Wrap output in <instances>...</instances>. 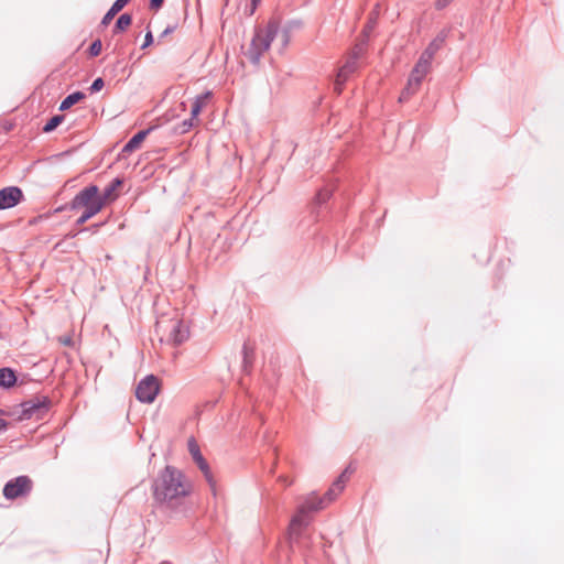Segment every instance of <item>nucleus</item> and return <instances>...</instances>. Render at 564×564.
<instances>
[{
	"label": "nucleus",
	"instance_id": "5701e85b",
	"mask_svg": "<svg viewBox=\"0 0 564 564\" xmlns=\"http://www.w3.org/2000/svg\"><path fill=\"white\" fill-rule=\"evenodd\" d=\"M63 115L53 116L43 127V131L46 133L54 131L63 122Z\"/></svg>",
	"mask_w": 564,
	"mask_h": 564
},
{
	"label": "nucleus",
	"instance_id": "9b49d317",
	"mask_svg": "<svg viewBox=\"0 0 564 564\" xmlns=\"http://www.w3.org/2000/svg\"><path fill=\"white\" fill-rule=\"evenodd\" d=\"M187 445H188V452L191 453L193 460L196 463L198 468L202 470L206 480L212 485L213 484L212 470L209 468L207 460L202 455L198 444L196 443V441L194 438H189Z\"/></svg>",
	"mask_w": 564,
	"mask_h": 564
},
{
	"label": "nucleus",
	"instance_id": "a211bd4d",
	"mask_svg": "<svg viewBox=\"0 0 564 564\" xmlns=\"http://www.w3.org/2000/svg\"><path fill=\"white\" fill-rule=\"evenodd\" d=\"M212 97V91H206L196 96L191 110V117L196 118L205 106L206 101Z\"/></svg>",
	"mask_w": 564,
	"mask_h": 564
},
{
	"label": "nucleus",
	"instance_id": "e433bc0d",
	"mask_svg": "<svg viewBox=\"0 0 564 564\" xmlns=\"http://www.w3.org/2000/svg\"><path fill=\"white\" fill-rule=\"evenodd\" d=\"M163 2L164 0H150L149 7L152 10H159L162 7Z\"/></svg>",
	"mask_w": 564,
	"mask_h": 564
},
{
	"label": "nucleus",
	"instance_id": "4be33fe9",
	"mask_svg": "<svg viewBox=\"0 0 564 564\" xmlns=\"http://www.w3.org/2000/svg\"><path fill=\"white\" fill-rule=\"evenodd\" d=\"M100 210H101V205L100 204H98L96 206L95 205L90 206L89 208H85V210L82 214V216L77 218L76 226L84 225L87 220H89L91 217L97 215Z\"/></svg>",
	"mask_w": 564,
	"mask_h": 564
},
{
	"label": "nucleus",
	"instance_id": "2f4dec72",
	"mask_svg": "<svg viewBox=\"0 0 564 564\" xmlns=\"http://www.w3.org/2000/svg\"><path fill=\"white\" fill-rule=\"evenodd\" d=\"M153 43V35L151 31H148L144 36V43L142 44L141 48H145L150 46Z\"/></svg>",
	"mask_w": 564,
	"mask_h": 564
},
{
	"label": "nucleus",
	"instance_id": "72a5a7b5",
	"mask_svg": "<svg viewBox=\"0 0 564 564\" xmlns=\"http://www.w3.org/2000/svg\"><path fill=\"white\" fill-rule=\"evenodd\" d=\"M100 226H101V224H95V225H93L91 227H88V228H82L79 231L74 232V234H69L68 236H69V237H72V238H74V237H76L79 232L87 231V230H90V229H93V230L96 232Z\"/></svg>",
	"mask_w": 564,
	"mask_h": 564
},
{
	"label": "nucleus",
	"instance_id": "b1692460",
	"mask_svg": "<svg viewBox=\"0 0 564 564\" xmlns=\"http://www.w3.org/2000/svg\"><path fill=\"white\" fill-rule=\"evenodd\" d=\"M194 119L195 118L191 117L189 119H185L181 123L176 124L173 128L174 133H176V134L187 133L194 126V122H193Z\"/></svg>",
	"mask_w": 564,
	"mask_h": 564
},
{
	"label": "nucleus",
	"instance_id": "58836bf2",
	"mask_svg": "<svg viewBox=\"0 0 564 564\" xmlns=\"http://www.w3.org/2000/svg\"><path fill=\"white\" fill-rule=\"evenodd\" d=\"M0 413H2V411L0 410ZM8 426H9V423L8 421L3 420V419H0V432H4L8 430Z\"/></svg>",
	"mask_w": 564,
	"mask_h": 564
},
{
	"label": "nucleus",
	"instance_id": "ddd939ff",
	"mask_svg": "<svg viewBox=\"0 0 564 564\" xmlns=\"http://www.w3.org/2000/svg\"><path fill=\"white\" fill-rule=\"evenodd\" d=\"M122 184L123 180L116 177L106 186L101 194L99 193V198L102 202V206L115 202L118 198L117 189L121 187Z\"/></svg>",
	"mask_w": 564,
	"mask_h": 564
},
{
	"label": "nucleus",
	"instance_id": "393cba45",
	"mask_svg": "<svg viewBox=\"0 0 564 564\" xmlns=\"http://www.w3.org/2000/svg\"><path fill=\"white\" fill-rule=\"evenodd\" d=\"M332 194H333L332 188H327V187L321 188L317 192L316 197H315L316 204L322 205V204L326 203L330 198Z\"/></svg>",
	"mask_w": 564,
	"mask_h": 564
},
{
	"label": "nucleus",
	"instance_id": "f257e3e1",
	"mask_svg": "<svg viewBox=\"0 0 564 564\" xmlns=\"http://www.w3.org/2000/svg\"><path fill=\"white\" fill-rule=\"evenodd\" d=\"M192 492V485L176 467L167 465L152 484L155 506L162 511H175L184 505Z\"/></svg>",
	"mask_w": 564,
	"mask_h": 564
},
{
	"label": "nucleus",
	"instance_id": "412c9836",
	"mask_svg": "<svg viewBox=\"0 0 564 564\" xmlns=\"http://www.w3.org/2000/svg\"><path fill=\"white\" fill-rule=\"evenodd\" d=\"M131 23H132L131 14H129V13L121 14L117 19L116 24L113 26V30H112L113 34L123 32L128 26L131 25Z\"/></svg>",
	"mask_w": 564,
	"mask_h": 564
},
{
	"label": "nucleus",
	"instance_id": "2eb2a0df",
	"mask_svg": "<svg viewBox=\"0 0 564 564\" xmlns=\"http://www.w3.org/2000/svg\"><path fill=\"white\" fill-rule=\"evenodd\" d=\"M451 33L449 28H445L441 30L436 36L429 43L425 50L430 51L432 54L436 55V53L443 48L446 43V40Z\"/></svg>",
	"mask_w": 564,
	"mask_h": 564
},
{
	"label": "nucleus",
	"instance_id": "1a4fd4ad",
	"mask_svg": "<svg viewBox=\"0 0 564 564\" xmlns=\"http://www.w3.org/2000/svg\"><path fill=\"white\" fill-rule=\"evenodd\" d=\"M189 330L187 325L182 319L170 321V329L166 341L177 346L188 339Z\"/></svg>",
	"mask_w": 564,
	"mask_h": 564
},
{
	"label": "nucleus",
	"instance_id": "473e14b6",
	"mask_svg": "<svg viewBox=\"0 0 564 564\" xmlns=\"http://www.w3.org/2000/svg\"><path fill=\"white\" fill-rule=\"evenodd\" d=\"M177 29V23H174L172 25H167L164 31L161 33L160 39L173 33Z\"/></svg>",
	"mask_w": 564,
	"mask_h": 564
},
{
	"label": "nucleus",
	"instance_id": "f704fd0d",
	"mask_svg": "<svg viewBox=\"0 0 564 564\" xmlns=\"http://www.w3.org/2000/svg\"><path fill=\"white\" fill-rule=\"evenodd\" d=\"M453 0H436L435 1V8L437 10L445 9Z\"/></svg>",
	"mask_w": 564,
	"mask_h": 564
},
{
	"label": "nucleus",
	"instance_id": "6e6552de",
	"mask_svg": "<svg viewBox=\"0 0 564 564\" xmlns=\"http://www.w3.org/2000/svg\"><path fill=\"white\" fill-rule=\"evenodd\" d=\"M24 198L23 192L18 186H7L0 189V210L19 205Z\"/></svg>",
	"mask_w": 564,
	"mask_h": 564
},
{
	"label": "nucleus",
	"instance_id": "bb28decb",
	"mask_svg": "<svg viewBox=\"0 0 564 564\" xmlns=\"http://www.w3.org/2000/svg\"><path fill=\"white\" fill-rule=\"evenodd\" d=\"M101 48H102V44H101V41L100 40H95L89 48H88V53L90 56L95 57V56H98L101 52Z\"/></svg>",
	"mask_w": 564,
	"mask_h": 564
},
{
	"label": "nucleus",
	"instance_id": "f8f14e48",
	"mask_svg": "<svg viewBox=\"0 0 564 564\" xmlns=\"http://www.w3.org/2000/svg\"><path fill=\"white\" fill-rule=\"evenodd\" d=\"M308 516L310 513L305 511V507L300 506L297 512L293 516L290 523L289 530L291 540H294L300 531L308 524Z\"/></svg>",
	"mask_w": 564,
	"mask_h": 564
},
{
	"label": "nucleus",
	"instance_id": "f03ea898",
	"mask_svg": "<svg viewBox=\"0 0 564 564\" xmlns=\"http://www.w3.org/2000/svg\"><path fill=\"white\" fill-rule=\"evenodd\" d=\"M280 29L276 20L271 19L265 26H257L250 46L246 52L247 58L258 65L263 53L267 52Z\"/></svg>",
	"mask_w": 564,
	"mask_h": 564
},
{
	"label": "nucleus",
	"instance_id": "20e7f679",
	"mask_svg": "<svg viewBox=\"0 0 564 564\" xmlns=\"http://www.w3.org/2000/svg\"><path fill=\"white\" fill-rule=\"evenodd\" d=\"M52 401L46 395H35L31 399L20 403V412L18 419L20 421L25 420H42L47 414L51 408Z\"/></svg>",
	"mask_w": 564,
	"mask_h": 564
},
{
	"label": "nucleus",
	"instance_id": "7c9ffc66",
	"mask_svg": "<svg viewBox=\"0 0 564 564\" xmlns=\"http://www.w3.org/2000/svg\"><path fill=\"white\" fill-rule=\"evenodd\" d=\"M434 56H435V55H434V54H432L430 51L424 50V51L422 52V54H421V56H420L419 58H420L421 61H423V62H427V63H430V64L432 65V61H433Z\"/></svg>",
	"mask_w": 564,
	"mask_h": 564
},
{
	"label": "nucleus",
	"instance_id": "aec40b11",
	"mask_svg": "<svg viewBox=\"0 0 564 564\" xmlns=\"http://www.w3.org/2000/svg\"><path fill=\"white\" fill-rule=\"evenodd\" d=\"M431 64L427 62H423L420 58L417 59L416 64L414 65L411 75L417 77L419 79L423 80L424 77L429 74L431 70Z\"/></svg>",
	"mask_w": 564,
	"mask_h": 564
},
{
	"label": "nucleus",
	"instance_id": "4c0bfd02",
	"mask_svg": "<svg viewBox=\"0 0 564 564\" xmlns=\"http://www.w3.org/2000/svg\"><path fill=\"white\" fill-rule=\"evenodd\" d=\"M59 341L65 345V346H72L73 345V339L72 337L69 336H65V337H61L59 338Z\"/></svg>",
	"mask_w": 564,
	"mask_h": 564
},
{
	"label": "nucleus",
	"instance_id": "c756f323",
	"mask_svg": "<svg viewBox=\"0 0 564 564\" xmlns=\"http://www.w3.org/2000/svg\"><path fill=\"white\" fill-rule=\"evenodd\" d=\"M249 1H250V4H249V7H246L245 12L248 17H251L254 14L261 0H249Z\"/></svg>",
	"mask_w": 564,
	"mask_h": 564
},
{
	"label": "nucleus",
	"instance_id": "f3484780",
	"mask_svg": "<svg viewBox=\"0 0 564 564\" xmlns=\"http://www.w3.org/2000/svg\"><path fill=\"white\" fill-rule=\"evenodd\" d=\"M17 383L15 372L11 368L0 369V388L10 389Z\"/></svg>",
	"mask_w": 564,
	"mask_h": 564
},
{
	"label": "nucleus",
	"instance_id": "c9c22d12",
	"mask_svg": "<svg viewBox=\"0 0 564 564\" xmlns=\"http://www.w3.org/2000/svg\"><path fill=\"white\" fill-rule=\"evenodd\" d=\"M130 0H116L112 6L118 10V11H121L126 6L127 3L129 2Z\"/></svg>",
	"mask_w": 564,
	"mask_h": 564
},
{
	"label": "nucleus",
	"instance_id": "0eeeda50",
	"mask_svg": "<svg viewBox=\"0 0 564 564\" xmlns=\"http://www.w3.org/2000/svg\"><path fill=\"white\" fill-rule=\"evenodd\" d=\"M32 480L29 476H18L13 479H10L3 487V496L13 500L19 497L28 496L32 490Z\"/></svg>",
	"mask_w": 564,
	"mask_h": 564
},
{
	"label": "nucleus",
	"instance_id": "c85d7f7f",
	"mask_svg": "<svg viewBox=\"0 0 564 564\" xmlns=\"http://www.w3.org/2000/svg\"><path fill=\"white\" fill-rule=\"evenodd\" d=\"M105 86V82L101 77L96 78L89 87L91 94L100 91Z\"/></svg>",
	"mask_w": 564,
	"mask_h": 564
},
{
	"label": "nucleus",
	"instance_id": "dca6fc26",
	"mask_svg": "<svg viewBox=\"0 0 564 564\" xmlns=\"http://www.w3.org/2000/svg\"><path fill=\"white\" fill-rule=\"evenodd\" d=\"M153 128L140 130L122 148V153H131L137 150Z\"/></svg>",
	"mask_w": 564,
	"mask_h": 564
},
{
	"label": "nucleus",
	"instance_id": "9d476101",
	"mask_svg": "<svg viewBox=\"0 0 564 564\" xmlns=\"http://www.w3.org/2000/svg\"><path fill=\"white\" fill-rule=\"evenodd\" d=\"M358 53H354L346 63L339 68L335 83L334 90L337 95L341 94L343 86L348 79L349 75L357 69Z\"/></svg>",
	"mask_w": 564,
	"mask_h": 564
},
{
	"label": "nucleus",
	"instance_id": "4468645a",
	"mask_svg": "<svg viewBox=\"0 0 564 564\" xmlns=\"http://www.w3.org/2000/svg\"><path fill=\"white\" fill-rule=\"evenodd\" d=\"M421 84H422L421 79H419L417 77L410 74L408 83H406L405 87L403 88V90L401 91L399 101L400 102L408 101L414 94L417 93Z\"/></svg>",
	"mask_w": 564,
	"mask_h": 564
},
{
	"label": "nucleus",
	"instance_id": "39448f33",
	"mask_svg": "<svg viewBox=\"0 0 564 564\" xmlns=\"http://www.w3.org/2000/svg\"><path fill=\"white\" fill-rule=\"evenodd\" d=\"M102 205L99 198V187L97 185H89L79 191L70 202V209L76 210L79 208H89L90 206ZM104 206H101V209Z\"/></svg>",
	"mask_w": 564,
	"mask_h": 564
},
{
	"label": "nucleus",
	"instance_id": "423d86ee",
	"mask_svg": "<svg viewBox=\"0 0 564 564\" xmlns=\"http://www.w3.org/2000/svg\"><path fill=\"white\" fill-rule=\"evenodd\" d=\"M160 391L159 378L154 375L145 376L135 388V397L140 402L152 403Z\"/></svg>",
	"mask_w": 564,
	"mask_h": 564
},
{
	"label": "nucleus",
	"instance_id": "7ed1b4c3",
	"mask_svg": "<svg viewBox=\"0 0 564 564\" xmlns=\"http://www.w3.org/2000/svg\"><path fill=\"white\" fill-rule=\"evenodd\" d=\"M348 468L345 469L338 478L333 482L332 487L325 492L322 498L314 495L310 496L301 507H305V511L311 513L324 509L329 502H332L345 488L347 480Z\"/></svg>",
	"mask_w": 564,
	"mask_h": 564
},
{
	"label": "nucleus",
	"instance_id": "a878e982",
	"mask_svg": "<svg viewBox=\"0 0 564 564\" xmlns=\"http://www.w3.org/2000/svg\"><path fill=\"white\" fill-rule=\"evenodd\" d=\"M242 354H243L242 368H243V371L248 372L249 368L251 367L252 351L249 350V348L246 344L242 347Z\"/></svg>",
	"mask_w": 564,
	"mask_h": 564
},
{
	"label": "nucleus",
	"instance_id": "cd10ccee",
	"mask_svg": "<svg viewBox=\"0 0 564 564\" xmlns=\"http://www.w3.org/2000/svg\"><path fill=\"white\" fill-rule=\"evenodd\" d=\"M119 12L120 11H118L113 6H111L110 9L104 15V18L101 20V25H108L111 22V20L115 18V15Z\"/></svg>",
	"mask_w": 564,
	"mask_h": 564
},
{
	"label": "nucleus",
	"instance_id": "6ab92c4d",
	"mask_svg": "<svg viewBox=\"0 0 564 564\" xmlns=\"http://www.w3.org/2000/svg\"><path fill=\"white\" fill-rule=\"evenodd\" d=\"M84 98H85V94L82 91L72 93L62 100V102L59 105V110L65 111Z\"/></svg>",
	"mask_w": 564,
	"mask_h": 564
}]
</instances>
